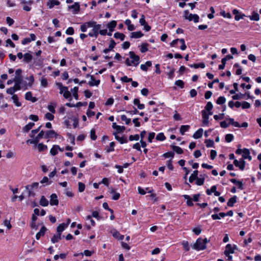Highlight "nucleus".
I'll return each mask as SVG.
<instances>
[{"label":"nucleus","instance_id":"f257e3e1","mask_svg":"<svg viewBox=\"0 0 261 261\" xmlns=\"http://www.w3.org/2000/svg\"><path fill=\"white\" fill-rule=\"evenodd\" d=\"M15 82L21 83L22 89L26 90L28 89V87H32L34 83L35 79L33 74L30 75L29 77H26L25 79L29 81V83H27L26 81L23 80L22 75L15 76L14 78Z\"/></svg>","mask_w":261,"mask_h":261},{"label":"nucleus","instance_id":"f03ea898","mask_svg":"<svg viewBox=\"0 0 261 261\" xmlns=\"http://www.w3.org/2000/svg\"><path fill=\"white\" fill-rule=\"evenodd\" d=\"M129 55L132 60L130 61L129 58H127L125 61V64L128 66H131L132 65L137 66L140 63V57L138 55H136L133 51H129Z\"/></svg>","mask_w":261,"mask_h":261},{"label":"nucleus","instance_id":"7ed1b4c3","mask_svg":"<svg viewBox=\"0 0 261 261\" xmlns=\"http://www.w3.org/2000/svg\"><path fill=\"white\" fill-rule=\"evenodd\" d=\"M208 241H209L206 238L203 239L199 238L197 239L196 242L193 245V248L197 251L203 250L206 249V244Z\"/></svg>","mask_w":261,"mask_h":261},{"label":"nucleus","instance_id":"20e7f679","mask_svg":"<svg viewBox=\"0 0 261 261\" xmlns=\"http://www.w3.org/2000/svg\"><path fill=\"white\" fill-rule=\"evenodd\" d=\"M60 93H63V96L65 98H69V100H71V93L68 91V87L62 86V84H59Z\"/></svg>","mask_w":261,"mask_h":261},{"label":"nucleus","instance_id":"39448f33","mask_svg":"<svg viewBox=\"0 0 261 261\" xmlns=\"http://www.w3.org/2000/svg\"><path fill=\"white\" fill-rule=\"evenodd\" d=\"M237 249V245L228 244L225 246V250L224 252L225 255H227L234 253V250Z\"/></svg>","mask_w":261,"mask_h":261},{"label":"nucleus","instance_id":"423d86ee","mask_svg":"<svg viewBox=\"0 0 261 261\" xmlns=\"http://www.w3.org/2000/svg\"><path fill=\"white\" fill-rule=\"evenodd\" d=\"M212 112H209L207 113L205 110H202L201 111V114L202 117V123L204 125L208 126L209 124V115H212Z\"/></svg>","mask_w":261,"mask_h":261},{"label":"nucleus","instance_id":"0eeeda50","mask_svg":"<svg viewBox=\"0 0 261 261\" xmlns=\"http://www.w3.org/2000/svg\"><path fill=\"white\" fill-rule=\"evenodd\" d=\"M233 164L236 167H239L240 170L243 171L245 169L246 162L242 159L240 161L234 160L233 161Z\"/></svg>","mask_w":261,"mask_h":261},{"label":"nucleus","instance_id":"6e6552de","mask_svg":"<svg viewBox=\"0 0 261 261\" xmlns=\"http://www.w3.org/2000/svg\"><path fill=\"white\" fill-rule=\"evenodd\" d=\"M232 12V14L234 15V19L236 21H239L241 19H243L244 17L246 16V15L240 12L239 10L236 9H233Z\"/></svg>","mask_w":261,"mask_h":261},{"label":"nucleus","instance_id":"1a4fd4ad","mask_svg":"<svg viewBox=\"0 0 261 261\" xmlns=\"http://www.w3.org/2000/svg\"><path fill=\"white\" fill-rule=\"evenodd\" d=\"M58 134L54 130H46L44 134V138L50 139V138H57Z\"/></svg>","mask_w":261,"mask_h":261},{"label":"nucleus","instance_id":"9d476101","mask_svg":"<svg viewBox=\"0 0 261 261\" xmlns=\"http://www.w3.org/2000/svg\"><path fill=\"white\" fill-rule=\"evenodd\" d=\"M90 76L91 79V81H89L88 83V84L90 87H93L94 86H98L99 85L100 83V81L99 80H96L93 75H87V76Z\"/></svg>","mask_w":261,"mask_h":261},{"label":"nucleus","instance_id":"9b49d317","mask_svg":"<svg viewBox=\"0 0 261 261\" xmlns=\"http://www.w3.org/2000/svg\"><path fill=\"white\" fill-rule=\"evenodd\" d=\"M68 8L69 10L73 9V13L74 14H78L80 10V5L79 2H75L74 4L71 6H68Z\"/></svg>","mask_w":261,"mask_h":261},{"label":"nucleus","instance_id":"f8f14e48","mask_svg":"<svg viewBox=\"0 0 261 261\" xmlns=\"http://www.w3.org/2000/svg\"><path fill=\"white\" fill-rule=\"evenodd\" d=\"M36 39V35L32 33L30 34V38H25L21 41V44L25 45L29 43L32 41H35Z\"/></svg>","mask_w":261,"mask_h":261},{"label":"nucleus","instance_id":"ddd939ff","mask_svg":"<svg viewBox=\"0 0 261 261\" xmlns=\"http://www.w3.org/2000/svg\"><path fill=\"white\" fill-rule=\"evenodd\" d=\"M50 204L52 206L58 205L59 204V200L56 194L53 193L50 195Z\"/></svg>","mask_w":261,"mask_h":261},{"label":"nucleus","instance_id":"4468645a","mask_svg":"<svg viewBox=\"0 0 261 261\" xmlns=\"http://www.w3.org/2000/svg\"><path fill=\"white\" fill-rule=\"evenodd\" d=\"M47 230V228L45 226H43L41 227L40 231L38 232L36 234V239L37 240H39L41 237H43L45 235V232Z\"/></svg>","mask_w":261,"mask_h":261},{"label":"nucleus","instance_id":"2eb2a0df","mask_svg":"<svg viewBox=\"0 0 261 261\" xmlns=\"http://www.w3.org/2000/svg\"><path fill=\"white\" fill-rule=\"evenodd\" d=\"M113 134L115 136V139L118 141L120 144H124L128 142V140L125 136L120 137L116 133H113Z\"/></svg>","mask_w":261,"mask_h":261},{"label":"nucleus","instance_id":"dca6fc26","mask_svg":"<svg viewBox=\"0 0 261 261\" xmlns=\"http://www.w3.org/2000/svg\"><path fill=\"white\" fill-rule=\"evenodd\" d=\"M25 99L27 100L31 101L33 102H35L37 100V98L35 97H33L32 95V92H30V91L27 92L25 94Z\"/></svg>","mask_w":261,"mask_h":261},{"label":"nucleus","instance_id":"f3484780","mask_svg":"<svg viewBox=\"0 0 261 261\" xmlns=\"http://www.w3.org/2000/svg\"><path fill=\"white\" fill-rule=\"evenodd\" d=\"M64 238V236H62L61 233H58L56 234H54L51 239V241L53 244L58 242L62 238Z\"/></svg>","mask_w":261,"mask_h":261},{"label":"nucleus","instance_id":"a211bd4d","mask_svg":"<svg viewBox=\"0 0 261 261\" xmlns=\"http://www.w3.org/2000/svg\"><path fill=\"white\" fill-rule=\"evenodd\" d=\"M229 181L233 183V184L238 186V189L240 190H243L244 189V186L243 184L242 181L241 180H237V179L234 178H231L229 179Z\"/></svg>","mask_w":261,"mask_h":261},{"label":"nucleus","instance_id":"6ab92c4d","mask_svg":"<svg viewBox=\"0 0 261 261\" xmlns=\"http://www.w3.org/2000/svg\"><path fill=\"white\" fill-rule=\"evenodd\" d=\"M250 152L248 149L244 148V152L242 154L243 158L242 159H243L244 160L245 159H248L249 161H251L252 160V157L250 155Z\"/></svg>","mask_w":261,"mask_h":261},{"label":"nucleus","instance_id":"aec40b11","mask_svg":"<svg viewBox=\"0 0 261 261\" xmlns=\"http://www.w3.org/2000/svg\"><path fill=\"white\" fill-rule=\"evenodd\" d=\"M116 25L117 21L116 20H112L107 24V27L109 29L110 32H113Z\"/></svg>","mask_w":261,"mask_h":261},{"label":"nucleus","instance_id":"412c9836","mask_svg":"<svg viewBox=\"0 0 261 261\" xmlns=\"http://www.w3.org/2000/svg\"><path fill=\"white\" fill-rule=\"evenodd\" d=\"M60 5V2L57 0H49L47 2V6L49 9L53 8L55 6Z\"/></svg>","mask_w":261,"mask_h":261},{"label":"nucleus","instance_id":"4be33fe9","mask_svg":"<svg viewBox=\"0 0 261 261\" xmlns=\"http://www.w3.org/2000/svg\"><path fill=\"white\" fill-rule=\"evenodd\" d=\"M238 197L236 195H233L231 197L227 202V205L229 207H233L234 203L237 201Z\"/></svg>","mask_w":261,"mask_h":261},{"label":"nucleus","instance_id":"5701e85b","mask_svg":"<svg viewBox=\"0 0 261 261\" xmlns=\"http://www.w3.org/2000/svg\"><path fill=\"white\" fill-rule=\"evenodd\" d=\"M198 171L195 170L193 173L190 176L189 181L190 183H192L195 180L198 178Z\"/></svg>","mask_w":261,"mask_h":261},{"label":"nucleus","instance_id":"b1692460","mask_svg":"<svg viewBox=\"0 0 261 261\" xmlns=\"http://www.w3.org/2000/svg\"><path fill=\"white\" fill-rule=\"evenodd\" d=\"M183 17L185 19H188L189 21H192L193 14L192 13H189V11L188 10H186L184 11V15Z\"/></svg>","mask_w":261,"mask_h":261},{"label":"nucleus","instance_id":"393cba45","mask_svg":"<svg viewBox=\"0 0 261 261\" xmlns=\"http://www.w3.org/2000/svg\"><path fill=\"white\" fill-rule=\"evenodd\" d=\"M182 197L185 198V199H187L186 203L188 206L191 207L194 205L192 199L190 196L188 195H183Z\"/></svg>","mask_w":261,"mask_h":261},{"label":"nucleus","instance_id":"a878e982","mask_svg":"<svg viewBox=\"0 0 261 261\" xmlns=\"http://www.w3.org/2000/svg\"><path fill=\"white\" fill-rule=\"evenodd\" d=\"M203 130L202 128H199L197 130H196L193 135V137L195 139H198L200 138L203 134Z\"/></svg>","mask_w":261,"mask_h":261},{"label":"nucleus","instance_id":"bb28decb","mask_svg":"<svg viewBox=\"0 0 261 261\" xmlns=\"http://www.w3.org/2000/svg\"><path fill=\"white\" fill-rule=\"evenodd\" d=\"M35 125L34 122H29L28 124L25 125L22 128V131L24 133H28Z\"/></svg>","mask_w":261,"mask_h":261},{"label":"nucleus","instance_id":"cd10ccee","mask_svg":"<svg viewBox=\"0 0 261 261\" xmlns=\"http://www.w3.org/2000/svg\"><path fill=\"white\" fill-rule=\"evenodd\" d=\"M33 59L32 55L29 53H27L24 54L23 56V62L27 63H30Z\"/></svg>","mask_w":261,"mask_h":261},{"label":"nucleus","instance_id":"c85d7f7f","mask_svg":"<svg viewBox=\"0 0 261 261\" xmlns=\"http://www.w3.org/2000/svg\"><path fill=\"white\" fill-rule=\"evenodd\" d=\"M144 36L141 31L134 32L130 34V37L132 38H140Z\"/></svg>","mask_w":261,"mask_h":261},{"label":"nucleus","instance_id":"c756f323","mask_svg":"<svg viewBox=\"0 0 261 261\" xmlns=\"http://www.w3.org/2000/svg\"><path fill=\"white\" fill-rule=\"evenodd\" d=\"M190 128L189 125H182L179 128V132L181 135H184L185 133L188 132Z\"/></svg>","mask_w":261,"mask_h":261},{"label":"nucleus","instance_id":"7c9ffc66","mask_svg":"<svg viewBox=\"0 0 261 261\" xmlns=\"http://www.w3.org/2000/svg\"><path fill=\"white\" fill-rule=\"evenodd\" d=\"M152 65V63L150 61H146L144 64H141L140 66V68L144 71H147L148 70V68L151 67Z\"/></svg>","mask_w":261,"mask_h":261},{"label":"nucleus","instance_id":"2f4dec72","mask_svg":"<svg viewBox=\"0 0 261 261\" xmlns=\"http://www.w3.org/2000/svg\"><path fill=\"white\" fill-rule=\"evenodd\" d=\"M59 149V145H54L52 148L50 149V153L51 155L55 156L58 153V149Z\"/></svg>","mask_w":261,"mask_h":261},{"label":"nucleus","instance_id":"473e14b6","mask_svg":"<svg viewBox=\"0 0 261 261\" xmlns=\"http://www.w3.org/2000/svg\"><path fill=\"white\" fill-rule=\"evenodd\" d=\"M249 17L251 20L258 21L259 20V15L255 11H253L251 15L249 16Z\"/></svg>","mask_w":261,"mask_h":261},{"label":"nucleus","instance_id":"72a5a7b5","mask_svg":"<svg viewBox=\"0 0 261 261\" xmlns=\"http://www.w3.org/2000/svg\"><path fill=\"white\" fill-rule=\"evenodd\" d=\"M15 105L17 107L21 106V103L19 101L18 97L16 94H13L11 97Z\"/></svg>","mask_w":261,"mask_h":261},{"label":"nucleus","instance_id":"f704fd0d","mask_svg":"<svg viewBox=\"0 0 261 261\" xmlns=\"http://www.w3.org/2000/svg\"><path fill=\"white\" fill-rule=\"evenodd\" d=\"M171 147L174 151L178 154H181L184 152L182 149L178 146L172 145Z\"/></svg>","mask_w":261,"mask_h":261},{"label":"nucleus","instance_id":"c9c22d12","mask_svg":"<svg viewBox=\"0 0 261 261\" xmlns=\"http://www.w3.org/2000/svg\"><path fill=\"white\" fill-rule=\"evenodd\" d=\"M114 37L116 39H119L121 41H123L125 38V36L122 33L117 32L114 33Z\"/></svg>","mask_w":261,"mask_h":261},{"label":"nucleus","instance_id":"e433bc0d","mask_svg":"<svg viewBox=\"0 0 261 261\" xmlns=\"http://www.w3.org/2000/svg\"><path fill=\"white\" fill-rule=\"evenodd\" d=\"M189 66L191 68H204L205 67V64L203 62L199 63H195L193 64H191L189 65Z\"/></svg>","mask_w":261,"mask_h":261},{"label":"nucleus","instance_id":"4c0bfd02","mask_svg":"<svg viewBox=\"0 0 261 261\" xmlns=\"http://www.w3.org/2000/svg\"><path fill=\"white\" fill-rule=\"evenodd\" d=\"M40 204L42 206H47L48 205V201L44 196H42L40 200Z\"/></svg>","mask_w":261,"mask_h":261},{"label":"nucleus","instance_id":"58836bf2","mask_svg":"<svg viewBox=\"0 0 261 261\" xmlns=\"http://www.w3.org/2000/svg\"><path fill=\"white\" fill-rule=\"evenodd\" d=\"M149 44L147 43H142L141 45L140 51L142 53H146L148 50V46Z\"/></svg>","mask_w":261,"mask_h":261},{"label":"nucleus","instance_id":"ea45409f","mask_svg":"<svg viewBox=\"0 0 261 261\" xmlns=\"http://www.w3.org/2000/svg\"><path fill=\"white\" fill-rule=\"evenodd\" d=\"M101 27V24H95V25L93 27V29L92 30V31L94 33L96 34L97 36H98L99 34V31Z\"/></svg>","mask_w":261,"mask_h":261},{"label":"nucleus","instance_id":"a19ab883","mask_svg":"<svg viewBox=\"0 0 261 261\" xmlns=\"http://www.w3.org/2000/svg\"><path fill=\"white\" fill-rule=\"evenodd\" d=\"M78 91L79 87L77 86L74 87L73 89H71V91L73 93V96L76 100L79 99Z\"/></svg>","mask_w":261,"mask_h":261},{"label":"nucleus","instance_id":"79ce46f5","mask_svg":"<svg viewBox=\"0 0 261 261\" xmlns=\"http://www.w3.org/2000/svg\"><path fill=\"white\" fill-rule=\"evenodd\" d=\"M200 178H197L196 179V182H195V184L197 185V186H202L203 185L204 182V180H205V178L204 177L202 176V175H200Z\"/></svg>","mask_w":261,"mask_h":261},{"label":"nucleus","instance_id":"37998d69","mask_svg":"<svg viewBox=\"0 0 261 261\" xmlns=\"http://www.w3.org/2000/svg\"><path fill=\"white\" fill-rule=\"evenodd\" d=\"M155 139L157 141H163L166 138L163 133H160L156 135Z\"/></svg>","mask_w":261,"mask_h":261},{"label":"nucleus","instance_id":"c03bdc74","mask_svg":"<svg viewBox=\"0 0 261 261\" xmlns=\"http://www.w3.org/2000/svg\"><path fill=\"white\" fill-rule=\"evenodd\" d=\"M38 149L39 152H43L47 149V146L42 143H39L38 145Z\"/></svg>","mask_w":261,"mask_h":261},{"label":"nucleus","instance_id":"a18cd8bd","mask_svg":"<svg viewBox=\"0 0 261 261\" xmlns=\"http://www.w3.org/2000/svg\"><path fill=\"white\" fill-rule=\"evenodd\" d=\"M66 227H67L65 226V225H64V223L59 224L57 228V232L61 233V232H63Z\"/></svg>","mask_w":261,"mask_h":261},{"label":"nucleus","instance_id":"49530a36","mask_svg":"<svg viewBox=\"0 0 261 261\" xmlns=\"http://www.w3.org/2000/svg\"><path fill=\"white\" fill-rule=\"evenodd\" d=\"M245 97V94H242L241 93L239 94H236L232 96V98L233 100H239L242 98H244Z\"/></svg>","mask_w":261,"mask_h":261},{"label":"nucleus","instance_id":"de8ad7c7","mask_svg":"<svg viewBox=\"0 0 261 261\" xmlns=\"http://www.w3.org/2000/svg\"><path fill=\"white\" fill-rule=\"evenodd\" d=\"M162 156L165 158H171V159L174 156V152L173 151H168L163 154Z\"/></svg>","mask_w":261,"mask_h":261},{"label":"nucleus","instance_id":"09e8293b","mask_svg":"<svg viewBox=\"0 0 261 261\" xmlns=\"http://www.w3.org/2000/svg\"><path fill=\"white\" fill-rule=\"evenodd\" d=\"M204 142L205 143V145L207 148L214 147V142L212 139L205 140Z\"/></svg>","mask_w":261,"mask_h":261},{"label":"nucleus","instance_id":"8fccbe9b","mask_svg":"<svg viewBox=\"0 0 261 261\" xmlns=\"http://www.w3.org/2000/svg\"><path fill=\"white\" fill-rule=\"evenodd\" d=\"M115 143L114 142H112L110 143V146L106 148L107 152H111L114 151V146Z\"/></svg>","mask_w":261,"mask_h":261},{"label":"nucleus","instance_id":"3c124183","mask_svg":"<svg viewBox=\"0 0 261 261\" xmlns=\"http://www.w3.org/2000/svg\"><path fill=\"white\" fill-rule=\"evenodd\" d=\"M234 139V136L231 134H228L225 135V141L227 143L231 142L233 141Z\"/></svg>","mask_w":261,"mask_h":261},{"label":"nucleus","instance_id":"603ef678","mask_svg":"<svg viewBox=\"0 0 261 261\" xmlns=\"http://www.w3.org/2000/svg\"><path fill=\"white\" fill-rule=\"evenodd\" d=\"M56 106V104L55 103H51L48 105L47 109L51 113L55 114L56 113V110H55V108Z\"/></svg>","mask_w":261,"mask_h":261},{"label":"nucleus","instance_id":"864d4df0","mask_svg":"<svg viewBox=\"0 0 261 261\" xmlns=\"http://www.w3.org/2000/svg\"><path fill=\"white\" fill-rule=\"evenodd\" d=\"M39 186V182H35L33 183L31 185H27L25 186V189L27 190H29V188L30 190H33L34 188L37 189Z\"/></svg>","mask_w":261,"mask_h":261},{"label":"nucleus","instance_id":"5fc2aeb1","mask_svg":"<svg viewBox=\"0 0 261 261\" xmlns=\"http://www.w3.org/2000/svg\"><path fill=\"white\" fill-rule=\"evenodd\" d=\"M45 132L43 130H41L39 134L37 135V136L35 138V139L36 140V142L37 143L39 142L40 139L42 138L44 136Z\"/></svg>","mask_w":261,"mask_h":261},{"label":"nucleus","instance_id":"6e6d98bb","mask_svg":"<svg viewBox=\"0 0 261 261\" xmlns=\"http://www.w3.org/2000/svg\"><path fill=\"white\" fill-rule=\"evenodd\" d=\"M226 102V98L224 96H220L218 98L216 103L218 105H223Z\"/></svg>","mask_w":261,"mask_h":261},{"label":"nucleus","instance_id":"4d7b16f0","mask_svg":"<svg viewBox=\"0 0 261 261\" xmlns=\"http://www.w3.org/2000/svg\"><path fill=\"white\" fill-rule=\"evenodd\" d=\"M121 119L123 121H125L126 125H129L131 122V119L127 118L125 115H122L121 116Z\"/></svg>","mask_w":261,"mask_h":261},{"label":"nucleus","instance_id":"13d9d810","mask_svg":"<svg viewBox=\"0 0 261 261\" xmlns=\"http://www.w3.org/2000/svg\"><path fill=\"white\" fill-rule=\"evenodd\" d=\"M175 85L179 87L180 88L182 89L184 88L185 83L183 81L181 80H178L175 81Z\"/></svg>","mask_w":261,"mask_h":261},{"label":"nucleus","instance_id":"bf43d9fd","mask_svg":"<svg viewBox=\"0 0 261 261\" xmlns=\"http://www.w3.org/2000/svg\"><path fill=\"white\" fill-rule=\"evenodd\" d=\"M213 105L211 101L207 102L205 107V110L208 111V113L212 112L211 111L213 109Z\"/></svg>","mask_w":261,"mask_h":261},{"label":"nucleus","instance_id":"052dcab7","mask_svg":"<svg viewBox=\"0 0 261 261\" xmlns=\"http://www.w3.org/2000/svg\"><path fill=\"white\" fill-rule=\"evenodd\" d=\"M201 231L202 229L200 226L196 227H194L192 229V231L194 232V233L197 236L199 235L201 233Z\"/></svg>","mask_w":261,"mask_h":261},{"label":"nucleus","instance_id":"680f3d73","mask_svg":"<svg viewBox=\"0 0 261 261\" xmlns=\"http://www.w3.org/2000/svg\"><path fill=\"white\" fill-rule=\"evenodd\" d=\"M116 45V43L115 42V41L114 40V39L111 38L110 41V44L108 48L109 49V50H112L115 47Z\"/></svg>","mask_w":261,"mask_h":261},{"label":"nucleus","instance_id":"e2e57ef3","mask_svg":"<svg viewBox=\"0 0 261 261\" xmlns=\"http://www.w3.org/2000/svg\"><path fill=\"white\" fill-rule=\"evenodd\" d=\"M13 88L15 92L20 90V89H22L21 83L15 82V84Z\"/></svg>","mask_w":261,"mask_h":261},{"label":"nucleus","instance_id":"0e129e2a","mask_svg":"<svg viewBox=\"0 0 261 261\" xmlns=\"http://www.w3.org/2000/svg\"><path fill=\"white\" fill-rule=\"evenodd\" d=\"M78 190L79 192H83L85 189V185L82 182H79L78 183Z\"/></svg>","mask_w":261,"mask_h":261},{"label":"nucleus","instance_id":"69168bd1","mask_svg":"<svg viewBox=\"0 0 261 261\" xmlns=\"http://www.w3.org/2000/svg\"><path fill=\"white\" fill-rule=\"evenodd\" d=\"M182 245L186 251H189L190 250V246L188 241H184L182 243Z\"/></svg>","mask_w":261,"mask_h":261},{"label":"nucleus","instance_id":"338daca9","mask_svg":"<svg viewBox=\"0 0 261 261\" xmlns=\"http://www.w3.org/2000/svg\"><path fill=\"white\" fill-rule=\"evenodd\" d=\"M90 138L92 140H95L97 139V136L94 129H92L90 131Z\"/></svg>","mask_w":261,"mask_h":261},{"label":"nucleus","instance_id":"774afa93","mask_svg":"<svg viewBox=\"0 0 261 261\" xmlns=\"http://www.w3.org/2000/svg\"><path fill=\"white\" fill-rule=\"evenodd\" d=\"M65 33L67 35H72L74 33V29L72 27H70L66 29Z\"/></svg>","mask_w":261,"mask_h":261}]
</instances>
